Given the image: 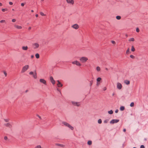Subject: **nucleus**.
Listing matches in <instances>:
<instances>
[{"label":"nucleus","mask_w":148,"mask_h":148,"mask_svg":"<svg viewBox=\"0 0 148 148\" xmlns=\"http://www.w3.org/2000/svg\"><path fill=\"white\" fill-rule=\"evenodd\" d=\"M72 27L75 29H77L79 28V26L77 24H75L72 26Z\"/></svg>","instance_id":"ddd939ff"},{"label":"nucleus","mask_w":148,"mask_h":148,"mask_svg":"<svg viewBox=\"0 0 148 148\" xmlns=\"http://www.w3.org/2000/svg\"><path fill=\"white\" fill-rule=\"evenodd\" d=\"M101 78L100 77H99L97 78V82H100L101 80Z\"/></svg>","instance_id":"bb28decb"},{"label":"nucleus","mask_w":148,"mask_h":148,"mask_svg":"<svg viewBox=\"0 0 148 148\" xmlns=\"http://www.w3.org/2000/svg\"><path fill=\"white\" fill-rule=\"evenodd\" d=\"M136 30L137 32H138L139 31V29L138 28H137Z\"/></svg>","instance_id":"ea45409f"},{"label":"nucleus","mask_w":148,"mask_h":148,"mask_svg":"<svg viewBox=\"0 0 148 148\" xmlns=\"http://www.w3.org/2000/svg\"><path fill=\"white\" fill-rule=\"evenodd\" d=\"M98 123L99 124H101L102 123V120L101 119H99L98 120Z\"/></svg>","instance_id":"c85d7f7f"},{"label":"nucleus","mask_w":148,"mask_h":148,"mask_svg":"<svg viewBox=\"0 0 148 148\" xmlns=\"http://www.w3.org/2000/svg\"><path fill=\"white\" fill-rule=\"evenodd\" d=\"M113 111H112V110H111L110 111H109L108 112V114H112L113 113Z\"/></svg>","instance_id":"5701e85b"},{"label":"nucleus","mask_w":148,"mask_h":148,"mask_svg":"<svg viewBox=\"0 0 148 148\" xmlns=\"http://www.w3.org/2000/svg\"><path fill=\"white\" fill-rule=\"evenodd\" d=\"M4 125L6 127H9L10 128H11L12 127V125L9 123H6L4 124Z\"/></svg>","instance_id":"f8f14e48"},{"label":"nucleus","mask_w":148,"mask_h":148,"mask_svg":"<svg viewBox=\"0 0 148 148\" xmlns=\"http://www.w3.org/2000/svg\"><path fill=\"white\" fill-rule=\"evenodd\" d=\"M37 116L40 119H41V116H40L39 115H37Z\"/></svg>","instance_id":"5fc2aeb1"},{"label":"nucleus","mask_w":148,"mask_h":148,"mask_svg":"<svg viewBox=\"0 0 148 148\" xmlns=\"http://www.w3.org/2000/svg\"><path fill=\"white\" fill-rule=\"evenodd\" d=\"M38 14H36V17H38Z\"/></svg>","instance_id":"6e6d98bb"},{"label":"nucleus","mask_w":148,"mask_h":148,"mask_svg":"<svg viewBox=\"0 0 148 148\" xmlns=\"http://www.w3.org/2000/svg\"><path fill=\"white\" fill-rule=\"evenodd\" d=\"M2 3H0V6H2Z\"/></svg>","instance_id":"4d7b16f0"},{"label":"nucleus","mask_w":148,"mask_h":148,"mask_svg":"<svg viewBox=\"0 0 148 148\" xmlns=\"http://www.w3.org/2000/svg\"><path fill=\"white\" fill-rule=\"evenodd\" d=\"M25 4V3H22L21 4V5L22 6H23Z\"/></svg>","instance_id":"49530a36"},{"label":"nucleus","mask_w":148,"mask_h":148,"mask_svg":"<svg viewBox=\"0 0 148 148\" xmlns=\"http://www.w3.org/2000/svg\"><path fill=\"white\" fill-rule=\"evenodd\" d=\"M118 111H119L118 110V109H116V110H115V112L116 113H118Z\"/></svg>","instance_id":"8fccbe9b"},{"label":"nucleus","mask_w":148,"mask_h":148,"mask_svg":"<svg viewBox=\"0 0 148 148\" xmlns=\"http://www.w3.org/2000/svg\"><path fill=\"white\" fill-rule=\"evenodd\" d=\"M62 124H63L64 125L66 126L67 127L68 125H69V123H67L66 122L63 121L62 123Z\"/></svg>","instance_id":"f3484780"},{"label":"nucleus","mask_w":148,"mask_h":148,"mask_svg":"<svg viewBox=\"0 0 148 148\" xmlns=\"http://www.w3.org/2000/svg\"><path fill=\"white\" fill-rule=\"evenodd\" d=\"M116 18L117 20H120L121 18V17L119 16H117L116 17Z\"/></svg>","instance_id":"cd10ccee"},{"label":"nucleus","mask_w":148,"mask_h":148,"mask_svg":"<svg viewBox=\"0 0 148 148\" xmlns=\"http://www.w3.org/2000/svg\"><path fill=\"white\" fill-rule=\"evenodd\" d=\"M144 140L145 141H146L147 140V139L146 138H145Z\"/></svg>","instance_id":"bf43d9fd"},{"label":"nucleus","mask_w":148,"mask_h":148,"mask_svg":"<svg viewBox=\"0 0 148 148\" xmlns=\"http://www.w3.org/2000/svg\"><path fill=\"white\" fill-rule=\"evenodd\" d=\"M130 106L131 107H133L134 106V103L133 102H132L130 104Z\"/></svg>","instance_id":"7c9ffc66"},{"label":"nucleus","mask_w":148,"mask_h":148,"mask_svg":"<svg viewBox=\"0 0 148 148\" xmlns=\"http://www.w3.org/2000/svg\"><path fill=\"white\" fill-rule=\"evenodd\" d=\"M16 20L15 19H13L12 20V21L13 22H14L16 21Z\"/></svg>","instance_id":"de8ad7c7"},{"label":"nucleus","mask_w":148,"mask_h":148,"mask_svg":"<svg viewBox=\"0 0 148 148\" xmlns=\"http://www.w3.org/2000/svg\"><path fill=\"white\" fill-rule=\"evenodd\" d=\"M40 82L43 83V84H44L45 85H46L47 84L46 81L45 79H40Z\"/></svg>","instance_id":"9d476101"},{"label":"nucleus","mask_w":148,"mask_h":148,"mask_svg":"<svg viewBox=\"0 0 148 148\" xmlns=\"http://www.w3.org/2000/svg\"><path fill=\"white\" fill-rule=\"evenodd\" d=\"M92 142L91 140H89L88 141L87 144L88 145H90L92 144Z\"/></svg>","instance_id":"4be33fe9"},{"label":"nucleus","mask_w":148,"mask_h":148,"mask_svg":"<svg viewBox=\"0 0 148 148\" xmlns=\"http://www.w3.org/2000/svg\"><path fill=\"white\" fill-rule=\"evenodd\" d=\"M122 87V85L120 83H117V88L119 89H121Z\"/></svg>","instance_id":"9b49d317"},{"label":"nucleus","mask_w":148,"mask_h":148,"mask_svg":"<svg viewBox=\"0 0 148 148\" xmlns=\"http://www.w3.org/2000/svg\"><path fill=\"white\" fill-rule=\"evenodd\" d=\"M58 84H57V86L58 87H62L63 86V84L60 82L59 80L57 81Z\"/></svg>","instance_id":"0eeeda50"},{"label":"nucleus","mask_w":148,"mask_h":148,"mask_svg":"<svg viewBox=\"0 0 148 148\" xmlns=\"http://www.w3.org/2000/svg\"><path fill=\"white\" fill-rule=\"evenodd\" d=\"M12 10L13 11H14V9H12Z\"/></svg>","instance_id":"774afa93"},{"label":"nucleus","mask_w":148,"mask_h":148,"mask_svg":"<svg viewBox=\"0 0 148 148\" xmlns=\"http://www.w3.org/2000/svg\"><path fill=\"white\" fill-rule=\"evenodd\" d=\"M3 73H4V74H5V76H6L7 75V73H6V72L5 71H4Z\"/></svg>","instance_id":"a18cd8bd"},{"label":"nucleus","mask_w":148,"mask_h":148,"mask_svg":"<svg viewBox=\"0 0 148 148\" xmlns=\"http://www.w3.org/2000/svg\"><path fill=\"white\" fill-rule=\"evenodd\" d=\"M15 27L16 28H17L18 29H21L22 28V27H21V26H19L18 25H15Z\"/></svg>","instance_id":"aec40b11"},{"label":"nucleus","mask_w":148,"mask_h":148,"mask_svg":"<svg viewBox=\"0 0 148 148\" xmlns=\"http://www.w3.org/2000/svg\"><path fill=\"white\" fill-rule=\"evenodd\" d=\"M28 90H26L25 91V92H28Z\"/></svg>","instance_id":"e2e57ef3"},{"label":"nucleus","mask_w":148,"mask_h":148,"mask_svg":"<svg viewBox=\"0 0 148 148\" xmlns=\"http://www.w3.org/2000/svg\"><path fill=\"white\" fill-rule=\"evenodd\" d=\"M129 52H130V49L129 48H128L126 51V53L127 54Z\"/></svg>","instance_id":"c9c22d12"},{"label":"nucleus","mask_w":148,"mask_h":148,"mask_svg":"<svg viewBox=\"0 0 148 148\" xmlns=\"http://www.w3.org/2000/svg\"><path fill=\"white\" fill-rule=\"evenodd\" d=\"M131 50L133 52L135 50V49L133 46H132V48L131 49Z\"/></svg>","instance_id":"393cba45"},{"label":"nucleus","mask_w":148,"mask_h":148,"mask_svg":"<svg viewBox=\"0 0 148 148\" xmlns=\"http://www.w3.org/2000/svg\"><path fill=\"white\" fill-rule=\"evenodd\" d=\"M29 67V66L28 65H26L24 66L21 70V73H23L25 71L28 69Z\"/></svg>","instance_id":"f03ea898"},{"label":"nucleus","mask_w":148,"mask_h":148,"mask_svg":"<svg viewBox=\"0 0 148 148\" xmlns=\"http://www.w3.org/2000/svg\"><path fill=\"white\" fill-rule=\"evenodd\" d=\"M67 127H68L70 129H71L72 130H74V127H72V126H71L69 124V125H68Z\"/></svg>","instance_id":"dca6fc26"},{"label":"nucleus","mask_w":148,"mask_h":148,"mask_svg":"<svg viewBox=\"0 0 148 148\" xmlns=\"http://www.w3.org/2000/svg\"><path fill=\"white\" fill-rule=\"evenodd\" d=\"M96 69L98 71H100V68L99 66H97L96 68Z\"/></svg>","instance_id":"c756f323"},{"label":"nucleus","mask_w":148,"mask_h":148,"mask_svg":"<svg viewBox=\"0 0 148 148\" xmlns=\"http://www.w3.org/2000/svg\"><path fill=\"white\" fill-rule=\"evenodd\" d=\"M35 56H36V57L38 59V58H39L40 56H39V54L38 53H37L36 54Z\"/></svg>","instance_id":"b1692460"},{"label":"nucleus","mask_w":148,"mask_h":148,"mask_svg":"<svg viewBox=\"0 0 148 148\" xmlns=\"http://www.w3.org/2000/svg\"><path fill=\"white\" fill-rule=\"evenodd\" d=\"M90 86H91L93 84V81L92 80L90 81Z\"/></svg>","instance_id":"473e14b6"},{"label":"nucleus","mask_w":148,"mask_h":148,"mask_svg":"<svg viewBox=\"0 0 148 148\" xmlns=\"http://www.w3.org/2000/svg\"><path fill=\"white\" fill-rule=\"evenodd\" d=\"M56 145L58 146L61 147H64V145L59 143H56Z\"/></svg>","instance_id":"2eb2a0df"},{"label":"nucleus","mask_w":148,"mask_h":148,"mask_svg":"<svg viewBox=\"0 0 148 148\" xmlns=\"http://www.w3.org/2000/svg\"><path fill=\"white\" fill-rule=\"evenodd\" d=\"M123 131L124 132H125L126 131V130L125 129H124L123 130Z\"/></svg>","instance_id":"864d4df0"},{"label":"nucleus","mask_w":148,"mask_h":148,"mask_svg":"<svg viewBox=\"0 0 148 148\" xmlns=\"http://www.w3.org/2000/svg\"><path fill=\"white\" fill-rule=\"evenodd\" d=\"M35 148H41V147L40 145H38L36 146Z\"/></svg>","instance_id":"f704fd0d"},{"label":"nucleus","mask_w":148,"mask_h":148,"mask_svg":"<svg viewBox=\"0 0 148 148\" xmlns=\"http://www.w3.org/2000/svg\"><path fill=\"white\" fill-rule=\"evenodd\" d=\"M140 148H145V147L144 145H142L140 146Z\"/></svg>","instance_id":"79ce46f5"},{"label":"nucleus","mask_w":148,"mask_h":148,"mask_svg":"<svg viewBox=\"0 0 148 148\" xmlns=\"http://www.w3.org/2000/svg\"><path fill=\"white\" fill-rule=\"evenodd\" d=\"M33 46L34 47V48L36 49L38 47L39 45L38 43H35L33 44Z\"/></svg>","instance_id":"1a4fd4ad"},{"label":"nucleus","mask_w":148,"mask_h":148,"mask_svg":"<svg viewBox=\"0 0 148 148\" xmlns=\"http://www.w3.org/2000/svg\"><path fill=\"white\" fill-rule=\"evenodd\" d=\"M129 41H134V39L133 38H131L129 39Z\"/></svg>","instance_id":"a878e982"},{"label":"nucleus","mask_w":148,"mask_h":148,"mask_svg":"<svg viewBox=\"0 0 148 148\" xmlns=\"http://www.w3.org/2000/svg\"><path fill=\"white\" fill-rule=\"evenodd\" d=\"M125 108V107L124 106H122L120 107V110L123 111L124 110Z\"/></svg>","instance_id":"412c9836"},{"label":"nucleus","mask_w":148,"mask_h":148,"mask_svg":"<svg viewBox=\"0 0 148 148\" xmlns=\"http://www.w3.org/2000/svg\"><path fill=\"white\" fill-rule=\"evenodd\" d=\"M57 90H58V91H59V92H60V94H61V92H60V90H59L58 88L57 89Z\"/></svg>","instance_id":"3c124183"},{"label":"nucleus","mask_w":148,"mask_h":148,"mask_svg":"<svg viewBox=\"0 0 148 148\" xmlns=\"http://www.w3.org/2000/svg\"><path fill=\"white\" fill-rule=\"evenodd\" d=\"M31 12H34V10H31Z\"/></svg>","instance_id":"69168bd1"},{"label":"nucleus","mask_w":148,"mask_h":148,"mask_svg":"<svg viewBox=\"0 0 148 148\" xmlns=\"http://www.w3.org/2000/svg\"><path fill=\"white\" fill-rule=\"evenodd\" d=\"M34 57V56L33 55H32L31 56V58H33Z\"/></svg>","instance_id":"603ef678"},{"label":"nucleus","mask_w":148,"mask_h":148,"mask_svg":"<svg viewBox=\"0 0 148 148\" xmlns=\"http://www.w3.org/2000/svg\"><path fill=\"white\" fill-rule=\"evenodd\" d=\"M99 84L97 82V85H99Z\"/></svg>","instance_id":"052dcab7"},{"label":"nucleus","mask_w":148,"mask_h":148,"mask_svg":"<svg viewBox=\"0 0 148 148\" xmlns=\"http://www.w3.org/2000/svg\"><path fill=\"white\" fill-rule=\"evenodd\" d=\"M31 29V27H29V29H29V30Z\"/></svg>","instance_id":"13d9d810"},{"label":"nucleus","mask_w":148,"mask_h":148,"mask_svg":"<svg viewBox=\"0 0 148 148\" xmlns=\"http://www.w3.org/2000/svg\"><path fill=\"white\" fill-rule=\"evenodd\" d=\"M124 83L127 85H129L130 84V81L128 80H125L124 81Z\"/></svg>","instance_id":"a211bd4d"},{"label":"nucleus","mask_w":148,"mask_h":148,"mask_svg":"<svg viewBox=\"0 0 148 148\" xmlns=\"http://www.w3.org/2000/svg\"><path fill=\"white\" fill-rule=\"evenodd\" d=\"M8 9H7V8H5V9H2V11L3 12H5V11H8Z\"/></svg>","instance_id":"2f4dec72"},{"label":"nucleus","mask_w":148,"mask_h":148,"mask_svg":"<svg viewBox=\"0 0 148 148\" xmlns=\"http://www.w3.org/2000/svg\"><path fill=\"white\" fill-rule=\"evenodd\" d=\"M67 3H71L72 4H74V1L73 0H66Z\"/></svg>","instance_id":"4468645a"},{"label":"nucleus","mask_w":148,"mask_h":148,"mask_svg":"<svg viewBox=\"0 0 148 148\" xmlns=\"http://www.w3.org/2000/svg\"><path fill=\"white\" fill-rule=\"evenodd\" d=\"M105 69H106V70H107V71H108V68H106Z\"/></svg>","instance_id":"680f3d73"},{"label":"nucleus","mask_w":148,"mask_h":148,"mask_svg":"<svg viewBox=\"0 0 148 148\" xmlns=\"http://www.w3.org/2000/svg\"><path fill=\"white\" fill-rule=\"evenodd\" d=\"M88 60L87 58L84 57H82L80 59V60L82 63L85 62Z\"/></svg>","instance_id":"7ed1b4c3"},{"label":"nucleus","mask_w":148,"mask_h":148,"mask_svg":"<svg viewBox=\"0 0 148 148\" xmlns=\"http://www.w3.org/2000/svg\"><path fill=\"white\" fill-rule=\"evenodd\" d=\"M119 121V119H112L110 121V123L113 124L118 122Z\"/></svg>","instance_id":"423d86ee"},{"label":"nucleus","mask_w":148,"mask_h":148,"mask_svg":"<svg viewBox=\"0 0 148 148\" xmlns=\"http://www.w3.org/2000/svg\"><path fill=\"white\" fill-rule=\"evenodd\" d=\"M22 49L24 50H27L28 49V47L27 46H23L22 47Z\"/></svg>","instance_id":"6ab92c4d"},{"label":"nucleus","mask_w":148,"mask_h":148,"mask_svg":"<svg viewBox=\"0 0 148 148\" xmlns=\"http://www.w3.org/2000/svg\"><path fill=\"white\" fill-rule=\"evenodd\" d=\"M130 58L133 59L134 58H135V57L133 55H131L130 56Z\"/></svg>","instance_id":"4c0bfd02"},{"label":"nucleus","mask_w":148,"mask_h":148,"mask_svg":"<svg viewBox=\"0 0 148 148\" xmlns=\"http://www.w3.org/2000/svg\"><path fill=\"white\" fill-rule=\"evenodd\" d=\"M9 4H10V5H12L13 4V3L12 2H9Z\"/></svg>","instance_id":"09e8293b"},{"label":"nucleus","mask_w":148,"mask_h":148,"mask_svg":"<svg viewBox=\"0 0 148 148\" xmlns=\"http://www.w3.org/2000/svg\"><path fill=\"white\" fill-rule=\"evenodd\" d=\"M8 137L7 136H5L4 137V139L5 140H7V139H8Z\"/></svg>","instance_id":"37998d69"},{"label":"nucleus","mask_w":148,"mask_h":148,"mask_svg":"<svg viewBox=\"0 0 148 148\" xmlns=\"http://www.w3.org/2000/svg\"><path fill=\"white\" fill-rule=\"evenodd\" d=\"M50 79L51 82V83L53 84H55V81L54 80L52 76H51L50 77Z\"/></svg>","instance_id":"6e6552de"},{"label":"nucleus","mask_w":148,"mask_h":148,"mask_svg":"<svg viewBox=\"0 0 148 148\" xmlns=\"http://www.w3.org/2000/svg\"><path fill=\"white\" fill-rule=\"evenodd\" d=\"M109 120L108 119H106L104 121V123H107L108 121Z\"/></svg>","instance_id":"72a5a7b5"},{"label":"nucleus","mask_w":148,"mask_h":148,"mask_svg":"<svg viewBox=\"0 0 148 148\" xmlns=\"http://www.w3.org/2000/svg\"><path fill=\"white\" fill-rule=\"evenodd\" d=\"M106 88H104V90H106Z\"/></svg>","instance_id":"0e129e2a"},{"label":"nucleus","mask_w":148,"mask_h":148,"mask_svg":"<svg viewBox=\"0 0 148 148\" xmlns=\"http://www.w3.org/2000/svg\"><path fill=\"white\" fill-rule=\"evenodd\" d=\"M71 103L73 105L75 106L79 107L80 105L79 102H76L72 101H71Z\"/></svg>","instance_id":"f257e3e1"},{"label":"nucleus","mask_w":148,"mask_h":148,"mask_svg":"<svg viewBox=\"0 0 148 148\" xmlns=\"http://www.w3.org/2000/svg\"><path fill=\"white\" fill-rule=\"evenodd\" d=\"M5 22V20H1L0 21V22L1 23H3Z\"/></svg>","instance_id":"a19ab883"},{"label":"nucleus","mask_w":148,"mask_h":148,"mask_svg":"<svg viewBox=\"0 0 148 148\" xmlns=\"http://www.w3.org/2000/svg\"><path fill=\"white\" fill-rule=\"evenodd\" d=\"M72 63L73 64H75L76 65L80 66L81 65V64H80L78 61L76 60L72 62Z\"/></svg>","instance_id":"20e7f679"},{"label":"nucleus","mask_w":148,"mask_h":148,"mask_svg":"<svg viewBox=\"0 0 148 148\" xmlns=\"http://www.w3.org/2000/svg\"><path fill=\"white\" fill-rule=\"evenodd\" d=\"M40 14L42 16H44L45 15V14L42 12H40Z\"/></svg>","instance_id":"58836bf2"},{"label":"nucleus","mask_w":148,"mask_h":148,"mask_svg":"<svg viewBox=\"0 0 148 148\" xmlns=\"http://www.w3.org/2000/svg\"><path fill=\"white\" fill-rule=\"evenodd\" d=\"M29 74L30 75H33V77L35 79H36L37 78L36 76V71H35V73H34L32 71H31L29 73Z\"/></svg>","instance_id":"39448f33"},{"label":"nucleus","mask_w":148,"mask_h":148,"mask_svg":"<svg viewBox=\"0 0 148 148\" xmlns=\"http://www.w3.org/2000/svg\"><path fill=\"white\" fill-rule=\"evenodd\" d=\"M111 42L113 44H115L116 43L115 41L114 40L111 41Z\"/></svg>","instance_id":"c03bdc74"},{"label":"nucleus","mask_w":148,"mask_h":148,"mask_svg":"<svg viewBox=\"0 0 148 148\" xmlns=\"http://www.w3.org/2000/svg\"><path fill=\"white\" fill-rule=\"evenodd\" d=\"M114 93H113V94H112V96H114Z\"/></svg>","instance_id":"338daca9"},{"label":"nucleus","mask_w":148,"mask_h":148,"mask_svg":"<svg viewBox=\"0 0 148 148\" xmlns=\"http://www.w3.org/2000/svg\"><path fill=\"white\" fill-rule=\"evenodd\" d=\"M4 120L6 122H8L9 121V119H4Z\"/></svg>","instance_id":"e433bc0d"}]
</instances>
